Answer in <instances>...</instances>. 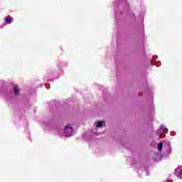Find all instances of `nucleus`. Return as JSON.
Returning <instances> with one entry per match:
<instances>
[{
	"label": "nucleus",
	"instance_id": "f257e3e1",
	"mask_svg": "<svg viewBox=\"0 0 182 182\" xmlns=\"http://www.w3.org/2000/svg\"><path fill=\"white\" fill-rule=\"evenodd\" d=\"M72 133H73V126L70 124H68L64 129V136L65 137H70L72 136Z\"/></svg>",
	"mask_w": 182,
	"mask_h": 182
},
{
	"label": "nucleus",
	"instance_id": "20e7f679",
	"mask_svg": "<svg viewBox=\"0 0 182 182\" xmlns=\"http://www.w3.org/2000/svg\"><path fill=\"white\" fill-rule=\"evenodd\" d=\"M12 21H14V18L11 17V16H8L5 18L6 23H11Z\"/></svg>",
	"mask_w": 182,
	"mask_h": 182
},
{
	"label": "nucleus",
	"instance_id": "0eeeda50",
	"mask_svg": "<svg viewBox=\"0 0 182 182\" xmlns=\"http://www.w3.org/2000/svg\"><path fill=\"white\" fill-rule=\"evenodd\" d=\"M15 95H18L19 93V90L18 89V86H14V88Z\"/></svg>",
	"mask_w": 182,
	"mask_h": 182
},
{
	"label": "nucleus",
	"instance_id": "423d86ee",
	"mask_svg": "<svg viewBox=\"0 0 182 182\" xmlns=\"http://www.w3.org/2000/svg\"><path fill=\"white\" fill-rule=\"evenodd\" d=\"M158 150L159 151H161V150H163V143L162 142H160L159 144H158Z\"/></svg>",
	"mask_w": 182,
	"mask_h": 182
},
{
	"label": "nucleus",
	"instance_id": "f03ea898",
	"mask_svg": "<svg viewBox=\"0 0 182 182\" xmlns=\"http://www.w3.org/2000/svg\"><path fill=\"white\" fill-rule=\"evenodd\" d=\"M163 133H168V129H167V128H166V127H164V125H161L156 132V134L158 136H159L160 139H163V137L161 136V134H163Z\"/></svg>",
	"mask_w": 182,
	"mask_h": 182
},
{
	"label": "nucleus",
	"instance_id": "39448f33",
	"mask_svg": "<svg viewBox=\"0 0 182 182\" xmlns=\"http://www.w3.org/2000/svg\"><path fill=\"white\" fill-rule=\"evenodd\" d=\"M105 126V121L97 122L96 127H103Z\"/></svg>",
	"mask_w": 182,
	"mask_h": 182
},
{
	"label": "nucleus",
	"instance_id": "7ed1b4c3",
	"mask_svg": "<svg viewBox=\"0 0 182 182\" xmlns=\"http://www.w3.org/2000/svg\"><path fill=\"white\" fill-rule=\"evenodd\" d=\"M175 175L178 178H182V166H179L175 170Z\"/></svg>",
	"mask_w": 182,
	"mask_h": 182
},
{
	"label": "nucleus",
	"instance_id": "6e6552de",
	"mask_svg": "<svg viewBox=\"0 0 182 182\" xmlns=\"http://www.w3.org/2000/svg\"><path fill=\"white\" fill-rule=\"evenodd\" d=\"M164 144H166L168 147H170V142L168 141H164Z\"/></svg>",
	"mask_w": 182,
	"mask_h": 182
}]
</instances>
